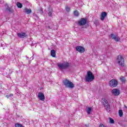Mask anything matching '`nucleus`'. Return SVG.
<instances>
[{"instance_id": "nucleus-1", "label": "nucleus", "mask_w": 127, "mask_h": 127, "mask_svg": "<svg viewBox=\"0 0 127 127\" xmlns=\"http://www.w3.org/2000/svg\"><path fill=\"white\" fill-rule=\"evenodd\" d=\"M85 80L86 82L90 83V82H93L95 80V75L93 74V72L89 70L87 72L86 76L85 77Z\"/></svg>"}, {"instance_id": "nucleus-2", "label": "nucleus", "mask_w": 127, "mask_h": 127, "mask_svg": "<svg viewBox=\"0 0 127 127\" xmlns=\"http://www.w3.org/2000/svg\"><path fill=\"white\" fill-rule=\"evenodd\" d=\"M63 83L65 87L69 88L70 89H73L75 87L74 83L70 81L68 79L66 78L63 81Z\"/></svg>"}, {"instance_id": "nucleus-3", "label": "nucleus", "mask_w": 127, "mask_h": 127, "mask_svg": "<svg viewBox=\"0 0 127 127\" xmlns=\"http://www.w3.org/2000/svg\"><path fill=\"white\" fill-rule=\"evenodd\" d=\"M117 61L119 66H121V67H125V59H124V57H123L121 55L118 56Z\"/></svg>"}, {"instance_id": "nucleus-4", "label": "nucleus", "mask_w": 127, "mask_h": 127, "mask_svg": "<svg viewBox=\"0 0 127 127\" xmlns=\"http://www.w3.org/2000/svg\"><path fill=\"white\" fill-rule=\"evenodd\" d=\"M101 101L102 102V104L103 105L104 107H105L106 111H108V110H110V109H111L110 104H109V102H108V100H107L106 98H103L101 99Z\"/></svg>"}, {"instance_id": "nucleus-5", "label": "nucleus", "mask_w": 127, "mask_h": 127, "mask_svg": "<svg viewBox=\"0 0 127 127\" xmlns=\"http://www.w3.org/2000/svg\"><path fill=\"white\" fill-rule=\"evenodd\" d=\"M69 66V64L67 62H64L63 64H58L59 69H67Z\"/></svg>"}, {"instance_id": "nucleus-6", "label": "nucleus", "mask_w": 127, "mask_h": 127, "mask_svg": "<svg viewBox=\"0 0 127 127\" xmlns=\"http://www.w3.org/2000/svg\"><path fill=\"white\" fill-rule=\"evenodd\" d=\"M87 18H81L78 21V25H79V26H83L84 25H86V24H87Z\"/></svg>"}, {"instance_id": "nucleus-7", "label": "nucleus", "mask_w": 127, "mask_h": 127, "mask_svg": "<svg viewBox=\"0 0 127 127\" xmlns=\"http://www.w3.org/2000/svg\"><path fill=\"white\" fill-rule=\"evenodd\" d=\"M118 80L116 79H112L109 81V85L111 88H115L118 86Z\"/></svg>"}, {"instance_id": "nucleus-8", "label": "nucleus", "mask_w": 127, "mask_h": 127, "mask_svg": "<svg viewBox=\"0 0 127 127\" xmlns=\"http://www.w3.org/2000/svg\"><path fill=\"white\" fill-rule=\"evenodd\" d=\"M76 51L79 53H84L85 52V48L82 46H78L75 48Z\"/></svg>"}, {"instance_id": "nucleus-9", "label": "nucleus", "mask_w": 127, "mask_h": 127, "mask_svg": "<svg viewBox=\"0 0 127 127\" xmlns=\"http://www.w3.org/2000/svg\"><path fill=\"white\" fill-rule=\"evenodd\" d=\"M17 36L19 38H27V35L25 32L18 33Z\"/></svg>"}, {"instance_id": "nucleus-10", "label": "nucleus", "mask_w": 127, "mask_h": 127, "mask_svg": "<svg viewBox=\"0 0 127 127\" xmlns=\"http://www.w3.org/2000/svg\"><path fill=\"white\" fill-rule=\"evenodd\" d=\"M38 98L40 101H44V100H45V96H44V94L42 92L38 93Z\"/></svg>"}, {"instance_id": "nucleus-11", "label": "nucleus", "mask_w": 127, "mask_h": 127, "mask_svg": "<svg viewBox=\"0 0 127 127\" xmlns=\"http://www.w3.org/2000/svg\"><path fill=\"white\" fill-rule=\"evenodd\" d=\"M111 38L112 39H114V40H115V41H116V42H119L120 41V40L121 39L120 37L115 35V34H111Z\"/></svg>"}, {"instance_id": "nucleus-12", "label": "nucleus", "mask_w": 127, "mask_h": 127, "mask_svg": "<svg viewBox=\"0 0 127 127\" xmlns=\"http://www.w3.org/2000/svg\"><path fill=\"white\" fill-rule=\"evenodd\" d=\"M120 91L119 90L117 89H114L112 90V94L114 96H119L120 94Z\"/></svg>"}, {"instance_id": "nucleus-13", "label": "nucleus", "mask_w": 127, "mask_h": 127, "mask_svg": "<svg viewBox=\"0 0 127 127\" xmlns=\"http://www.w3.org/2000/svg\"><path fill=\"white\" fill-rule=\"evenodd\" d=\"M107 15H108L107 12L105 11L102 12L100 16L101 20H102V21L105 20V18L106 17V16H107Z\"/></svg>"}, {"instance_id": "nucleus-14", "label": "nucleus", "mask_w": 127, "mask_h": 127, "mask_svg": "<svg viewBox=\"0 0 127 127\" xmlns=\"http://www.w3.org/2000/svg\"><path fill=\"white\" fill-rule=\"evenodd\" d=\"M5 10L6 11H9V12H11V13H12V12H13V9H12V8H11V7L8 6V4H6L5 5Z\"/></svg>"}, {"instance_id": "nucleus-15", "label": "nucleus", "mask_w": 127, "mask_h": 127, "mask_svg": "<svg viewBox=\"0 0 127 127\" xmlns=\"http://www.w3.org/2000/svg\"><path fill=\"white\" fill-rule=\"evenodd\" d=\"M51 55L52 56V57L55 58L56 57V52H55V50H52L51 51Z\"/></svg>"}, {"instance_id": "nucleus-16", "label": "nucleus", "mask_w": 127, "mask_h": 127, "mask_svg": "<svg viewBox=\"0 0 127 127\" xmlns=\"http://www.w3.org/2000/svg\"><path fill=\"white\" fill-rule=\"evenodd\" d=\"M24 10L25 11L26 13H27V14H29L31 13V9H27L26 8H25L24 9Z\"/></svg>"}, {"instance_id": "nucleus-17", "label": "nucleus", "mask_w": 127, "mask_h": 127, "mask_svg": "<svg viewBox=\"0 0 127 127\" xmlns=\"http://www.w3.org/2000/svg\"><path fill=\"white\" fill-rule=\"evenodd\" d=\"M120 79L122 83H126V77L124 76H121Z\"/></svg>"}, {"instance_id": "nucleus-18", "label": "nucleus", "mask_w": 127, "mask_h": 127, "mask_svg": "<svg viewBox=\"0 0 127 127\" xmlns=\"http://www.w3.org/2000/svg\"><path fill=\"white\" fill-rule=\"evenodd\" d=\"M86 112L88 115H90L92 112V108L88 107L86 110Z\"/></svg>"}, {"instance_id": "nucleus-19", "label": "nucleus", "mask_w": 127, "mask_h": 127, "mask_svg": "<svg viewBox=\"0 0 127 127\" xmlns=\"http://www.w3.org/2000/svg\"><path fill=\"white\" fill-rule=\"evenodd\" d=\"M16 5L18 8H21L22 7V4L19 2H17Z\"/></svg>"}, {"instance_id": "nucleus-20", "label": "nucleus", "mask_w": 127, "mask_h": 127, "mask_svg": "<svg viewBox=\"0 0 127 127\" xmlns=\"http://www.w3.org/2000/svg\"><path fill=\"white\" fill-rule=\"evenodd\" d=\"M15 127H24L22 125L19 124V123H16L15 124Z\"/></svg>"}, {"instance_id": "nucleus-21", "label": "nucleus", "mask_w": 127, "mask_h": 127, "mask_svg": "<svg viewBox=\"0 0 127 127\" xmlns=\"http://www.w3.org/2000/svg\"><path fill=\"white\" fill-rule=\"evenodd\" d=\"M73 14L75 15V16H78L79 15V12L78 10H76L74 11Z\"/></svg>"}, {"instance_id": "nucleus-22", "label": "nucleus", "mask_w": 127, "mask_h": 127, "mask_svg": "<svg viewBox=\"0 0 127 127\" xmlns=\"http://www.w3.org/2000/svg\"><path fill=\"white\" fill-rule=\"evenodd\" d=\"M109 122L110 124H115V121L111 117H109Z\"/></svg>"}, {"instance_id": "nucleus-23", "label": "nucleus", "mask_w": 127, "mask_h": 127, "mask_svg": "<svg viewBox=\"0 0 127 127\" xmlns=\"http://www.w3.org/2000/svg\"><path fill=\"white\" fill-rule=\"evenodd\" d=\"M119 114L120 117H123V115H124V113L123 112V110H120L119 111Z\"/></svg>"}, {"instance_id": "nucleus-24", "label": "nucleus", "mask_w": 127, "mask_h": 127, "mask_svg": "<svg viewBox=\"0 0 127 127\" xmlns=\"http://www.w3.org/2000/svg\"><path fill=\"white\" fill-rule=\"evenodd\" d=\"M65 9L67 12H69V11H70V8L68 6H65Z\"/></svg>"}, {"instance_id": "nucleus-25", "label": "nucleus", "mask_w": 127, "mask_h": 127, "mask_svg": "<svg viewBox=\"0 0 127 127\" xmlns=\"http://www.w3.org/2000/svg\"><path fill=\"white\" fill-rule=\"evenodd\" d=\"M52 11H53V10H51V11H50L49 12V16H52Z\"/></svg>"}, {"instance_id": "nucleus-26", "label": "nucleus", "mask_w": 127, "mask_h": 127, "mask_svg": "<svg viewBox=\"0 0 127 127\" xmlns=\"http://www.w3.org/2000/svg\"><path fill=\"white\" fill-rule=\"evenodd\" d=\"M9 97H13V94L11 93L9 94Z\"/></svg>"}, {"instance_id": "nucleus-27", "label": "nucleus", "mask_w": 127, "mask_h": 127, "mask_svg": "<svg viewBox=\"0 0 127 127\" xmlns=\"http://www.w3.org/2000/svg\"><path fill=\"white\" fill-rule=\"evenodd\" d=\"M6 98H7V99H8V98H9V95L8 96V95H6Z\"/></svg>"}, {"instance_id": "nucleus-28", "label": "nucleus", "mask_w": 127, "mask_h": 127, "mask_svg": "<svg viewBox=\"0 0 127 127\" xmlns=\"http://www.w3.org/2000/svg\"><path fill=\"white\" fill-rule=\"evenodd\" d=\"M47 28L49 29H51V27L50 26H48Z\"/></svg>"}, {"instance_id": "nucleus-29", "label": "nucleus", "mask_w": 127, "mask_h": 127, "mask_svg": "<svg viewBox=\"0 0 127 127\" xmlns=\"http://www.w3.org/2000/svg\"><path fill=\"white\" fill-rule=\"evenodd\" d=\"M126 109H127V106H126Z\"/></svg>"}]
</instances>
